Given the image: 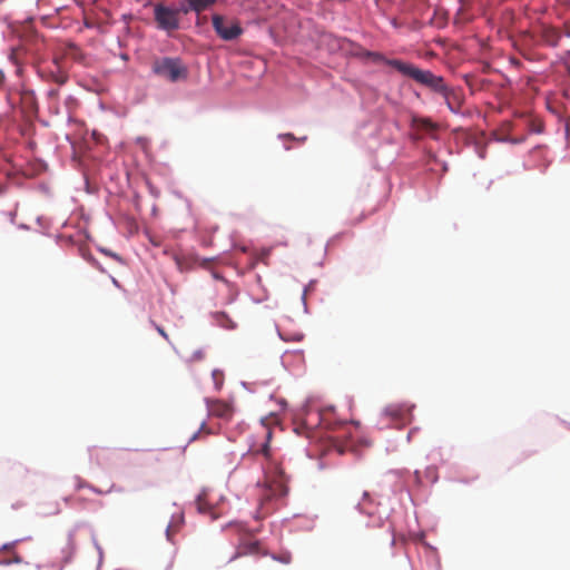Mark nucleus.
<instances>
[{
  "instance_id": "obj_1",
  "label": "nucleus",
  "mask_w": 570,
  "mask_h": 570,
  "mask_svg": "<svg viewBox=\"0 0 570 570\" xmlns=\"http://www.w3.org/2000/svg\"><path fill=\"white\" fill-rule=\"evenodd\" d=\"M262 454L266 458L267 464L264 466L265 484L259 499V510L257 518H264L269 513L267 504L274 500L287 494V478L281 465L269 459V445L266 442L262 449Z\"/></svg>"
},
{
  "instance_id": "obj_2",
  "label": "nucleus",
  "mask_w": 570,
  "mask_h": 570,
  "mask_svg": "<svg viewBox=\"0 0 570 570\" xmlns=\"http://www.w3.org/2000/svg\"><path fill=\"white\" fill-rule=\"evenodd\" d=\"M385 62L396 69L403 76L413 79L431 91L442 96L446 106L451 107V96H453V89L445 83L443 77L438 76L430 70L420 69L412 63H407L399 59H390L385 60Z\"/></svg>"
},
{
  "instance_id": "obj_3",
  "label": "nucleus",
  "mask_w": 570,
  "mask_h": 570,
  "mask_svg": "<svg viewBox=\"0 0 570 570\" xmlns=\"http://www.w3.org/2000/svg\"><path fill=\"white\" fill-rule=\"evenodd\" d=\"M151 71L169 82L186 81L189 77V68L179 57L155 58L151 62Z\"/></svg>"
},
{
  "instance_id": "obj_4",
  "label": "nucleus",
  "mask_w": 570,
  "mask_h": 570,
  "mask_svg": "<svg viewBox=\"0 0 570 570\" xmlns=\"http://www.w3.org/2000/svg\"><path fill=\"white\" fill-rule=\"evenodd\" d=\"M180 9H173L158 3L154 7V18L157 27L170 33L179 28V13Z\"/></svg>"
},
{
  "instance_id": "obj_5",
  "label": "nucleus",
  "mask_w": 570,
  "mask_h": 570,
  "mask_svg": "<svg viewBox=\"0 0 570 570\" xmlns=\"http://www.w3.org/2000/svg\"><path fill=\"white\" fill-rule=\"evenodd\" d=\"M212 22L214 30L223 40L232 41L243 33V28L236 20L226 19L220 14H214Z\"/></svg>"
},
{
  "instance_id": "obj_6",
  "label": "nucleus",
  "mask_w": 570,
  "mask_h": 570,
  "mask_svg": "<svg viewBox=\"0 0 570 570\" xmlns=\"http://www.w3.org/2000/svg\"><path fill=\"white\" fill-rule=\"evenodd\" d=\"M413 409L414 405L407 402L391 403L382 410V415L392 422L406 424L412 420Z\"/></svg>"
},
{
  "instance_id": "obj_7",
  "label": "nucleus",
  "mask_w": 570,
  "mask_h": 570,
  "mask_svg": "<svg viewBox=\"0 0 570 570\" xmlns=\"http://www.w3.org/2000/svg\"><path fill=\"white\" fill-rule=\"evenodd\" d=\"M206 407L209 416L229 421L235 412L234 404L230 401L217 399H205Z\"/></svg>"
},
{
  "instance_id": "obj_8",
  "label": "nucleus",
  "mask_w": 570,
  "mask_h": 570,
  "mask_svg": "<svg viewBox=\"0 0 570 570\" xmlns=\"http://www.w3.org/2000/svg\"><path fill=\"white\" fill-rule=\"evenodd\" d=\"M216 1L217 0H185L187 6H183L181 11L184 13H188L189 11L199 13L216 3Z\"/></svg>"
},
{
  "instance_id": "obj_9",
  "label": "nucleus",
  "mask_w": 570,
  "mask_h": 570,
  "mask_svg": "<svg viewBox=\"0 0 570 570\" xmlns=\"http://www.w3.org/2000/svg\"><path fill=\"white\" fill-rule=\"evenodd\" d=\"M412 127L416 130H421L430 135H433L438 130V125L435 122H433L430 118L422 117H413Z\"/></svg>"
},
{
  "instance_id": "obj_10",
  "label": "nucleus",
  "mask_w": 570,
  "mask_h": 570,
  "mask_svg": "<svg viewBox=\"0 0 570 570\" xmlns=\"http://www.w3.org/2000/svg\"><path fill=\"white\" fill-rule=\"evenodd\" d=\"M20 102L23 108L28 111H33L37 109V98L35 92L31 89L22 88L19 91Z\"/></svg>"
},
{
  "instance_id": "obj_11",
  "label": "nucleus",
  "mask_w": 570,
  "mask_h": 570,
  "mask_svg": "<svg viewBox=\"0 0 570 570\" xmlns=\"http://www.w3.org/2000/svg\"><path fill=\"white\" fill-rule=\"evenodd\" d=\"M258 548H259L258 541H253V540L244 541L238 546L237 551L234 554V557L232 558V560L236 559L240 556L257 553Z\"/></svg>"
},
{
  "instance_id": "obj_12",
  "label": "nucleus",
  "mask_w": 570,
  "mask_h": 570,
  "mask_svg": "<svg viewBox=\"0 0 570 570\" xmlns=\"http://www.w3.org/2000/svg\"><path fill=\"white\" fill-rule=\"evenodd\" d=\"M56 70H50L48 72L42 71L41 75L46 80L53 81L58 85H63L67 82L68 76L59 69L57 62H55Z\"/></svg>"
},
{
  "instance_id": "obj_13",
  "label": "nucleus",
  "mask_w": 570,
  "mask_h": 570,
  "mask_svg": "<svg viewBox=\"0 0 570 570\" xmlns=\"http://www.w3.org/2000/svg\"><path fill=\"white\" fill-rule=\"evenodd\" d=\"M184 523V514L183 512H179L177 514H174L171 518V521L167 525L166 529V535L169 541H173V538L176 532L180 529L181 524Z\"/></svg>"
},
{
  "instance_id": "obj_14",
  "label": "nucleus",
  "mask_w": 570,
  "mask_h": 570,
  "mask_svg": "<svg viewBox=\"0 0 570 570\" xmlns=\"http://www.w3.org/2000/svg\"><path fill=\"white\" fill-rule=\"evenodd\" d=\"M541 37L547 45L552 47H556L561 38L559 31L552 27H543Z\"/></svg>"
},
{
  "instance_id": "obj_15",
  "label": "nucleus",
  "mask_w": 570,
  "mask_h": 570,
  "mask_svg": "<svg viewBox=\"0 0 570 570\" xmlns=\"http://www.w3.org/2000/svg\"><path fill=\"white\" fill-rule=\"evenodd\" d=\"M212 377L215 384L216 390H220L224 383V374L219 370H214L212 373Z\"/></svg>"
},
{
  "instance_id": "obj_16",
  "label": "nucleus",
  "mask_w": 570,
  "mask_h": 570,
  "mask_svg": "<svg viewBox=\"0 0 570 570\" xmlns=\"http://www.w3.org/2000/svg\"><path fill=\"white\" fill-rule=\"evenodd\" d=\"M197 510L202 513L208 511V504L205 502L203 495H198L196 500Z\"/></svg>"
},
{
  "instance_id": "obj_17",
  "label": "nucleus",
  "mask_w": 570,
  "mask_h": 570,
  "mask_svg": "<svg viewBox=\"0 0 570 570\" xmlns=\"http://www.w3.org/2000/svg\"><path fill=\"white\" fill-rule=\"evenodd\" d=\"M76 488H77V490L82 489V488H88V489H90L91 491H94V492H96L98 494H102L104 493L101 490H99V489H97V488L86 483L83 480H78Z\"/></svg>"
},
{
  "instance_id": "obj_18",
  "label": "nucleus",
  "mask_w": 570,
  "mask_h": 570,
  "mask_svg": "<svg viewBox=\"0 0 570 570\" xmlns=\"http://www.w3.org/2000/svg\"><path fill=\"white\" fill-rule=\"evenodd\" d=\"M460 107V102L455 92L453 91V96H451V107H448L452 112H456Z\"/></svg>"
},
{
  "instance_id": "obj_19",
  "label": "nucleus",
  "mask_w": 570,
  "mask_h": 570,
  "mask_svg": "<svg viewBox=\"0 0 570 570\" xmlns=\"http://www.w3.org/2000/svg\"><path fill=\"white\" fill-rule=\"evenodd\" d=\"M67 547H68V550H69V557L67 558V560H69L71 558L72 553L76 550V543H75V540H73L72 535H70L68 538Z\"/></svg>"
},
{
  "instance_id": "obj_20",
  "label": "nucleus",
  "mask_w": 570,
  "mask_h": 570,
  "mask_svg": "<svg viewBox=\"0 0 570 570\" xmlns=\"http://www.w3.org/2000/svg\"><path fill=\"white\" fill-rule=\"evenodd\" d=\"M200 433H206V434H210V430L207 429L206 424L203 422L198 432H196L193 436H191V440H196Z\"/></svg>"
},
{
  "instance_id": "obj_21",
  "label": "nucleus",
  "mask_w": 570,
  "mask_h": 570,
  "mask_svg": "<svg viewBox=\"0 0 570 570\" xmlns=\"http://www.w3.org/2000/svg\"><path fill=\"white\" fill-rule=\"evenodd\" d=\"M58 96H59V90L58 89H50L48 91V98L53 100V101L58 100Z\"/></svg>"
},
{
  "instance_id": "obj_22",
  "label": "nucleus",
  "mask_w": 570,
  "mask_h": 570,
  "mask_svg": "<svg viewBox=\"0 0 570 570\" xmlns=\"http://www.w3.org/2000/svg\"><path fill=\"white\" fill-rule=\"evenodd\" d=\"M154 325H155L156 331H157V332H158V333H159V334H160V335H161L166 341H169V337H168V334L166 333V331H165L161 326H159V325H157V324H154Z\"/></svg>"
},
{
  "instance_id": "obj_23",
  "label": "nucleus",
  "mask_w": 570,
  "mask_h": 570,
  "mask_svg": "<svg viewBox=\"0 0 570 570\" xmlns=\"http://www.w3.org/2000/svg\"><path fill=\"white\" fill-rule=\"evenodd\" d=\"M564 121H566V131H567V134H569L570 132V118L569 117L566 118Z\"/></svg>"
},
{
  "instance_id": "obj_24",
  "label": "nucleus",
  "mask_w": 570,
  "mask_h": 570,
  "mask_svg": "<svg viewBox=\"0 0 570 570\" xmlns=\"http://www.w3.org/2000/svg\"><path fill=\"white\" fill-rule=\"evenodd\" d=\"M106 254L110 255L111 257H114L115 259H118L120 261V257L117 255V254H112V253H109V252H105Z\"/></svg>"
},
{
  "instance_id": "obj_25",
  "label": "nucleus",
  "mask_w": 570,
  "mask_h": 570,
  "mask_svg": "<svg viewBox=\"0 0 570 570\" xmlns=\"http://www.w3.org/2000/svg\"><path fill=\"white\" fill-rule=\"evenodd\" d=\"M376 59H383V57L380 55V53H374L373 55Z\"/></svg>"
},
{
  "instance_id": "obj_26",
  "label": "nucleus",
  "mask_w": 570,
  "mask_h": 570,
  "mask_svg": "<svg viewBox=\"0 0 570 570\" xmlns=\"http://www.w3.org/2000/svg\"><path fill=\"white\" fill-rule=\"evenodd\" d=\"M112 283H114L116 286H119L118 281H117L116 278H112Z\"/></svg>"
},
{
  "instance_id": "obj_27",
  "label": "nucleus",
  "mask_w": 570,
  "mask_h": 570,
  "mask_svg": "<svg viewBox=\"0 0 570 570\" xmlns=\"http://www.w3.org/2000/svg\"><path fill=\"white\" fill-rule=\"evenodd\" d=\"M266 436H267V439L271 438V432L269 431L266 433Z\"/></svg>"
},
{
  "instance_id": "obj_28",
  "label": "nucleus",
  "mask_w": 570,
  "mask_h": 570,
  "mask_svg": "<svg viewBox=\"0 0 570 570\" xmlns=\"http://www.w3.org/2000/svg\"><path fill=\"white\" fill-rule=\"evenodd\" d=\"M285 137L293 138L291 134L285 135Z\"/></svg>"
}]
</instances>
